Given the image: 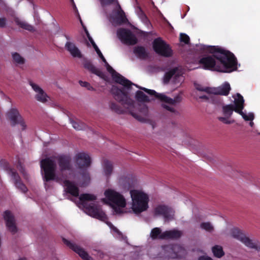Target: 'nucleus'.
Returning <instances> with one entry per match:
<instances>
[{
    "instance_id": "nucleus-1",
    "label": "nucleus",
    "mask_w": 260,
    "mask_h": 260,
    "mask_svg": "<svg viewBox=\"0 0 260 260\" xmlns=\"http://www.w3.org/2000/svg\"><path fill=\"white\" fill-rule=\"evenodd\" d=\"M41 168L44 172L45 181L55 180L62 184L66 190L72 196H79L78 188L69 180L75 178L70 156L62 155L42 159Z\"/></svg>"
},
{
    "instance_id": "nucleus-2",
    "label": "nucleus",
    "mask_w": 260,
    "mask_h": 260,
    "mask_svg": "<svg viewBox=\"0 0 260 260\" xmlns=\"http://www.w3.org/2000/svg\"><path fill=\"white\" fill-rule=\"evenodd\" d=\"M201 46L205 52L213 54L200 59V63L204 69L228 73L237 69L236 59L230 52L218 46L204 45Z\"/></svg>"
},
{
    "instance_id": "nucleus-3",
    "label": "nucleus",
    "mask_w": 260,
    "mask_h": 260,
    "mask_svg": "<svg viewBox=\"0 0 260 260\" xmlns=\"http://www.w3.org/2000/svg\"><path fill=\"white\" fill-rule=\"evenodd\" d=\"M111 91L114 94L115 99L125 107L132 115L140 121H143L146 119V117L148 113V109L146 105L141 103L136 104L131 99L128 98L126 91L118 89L113 86Z\"/></svg>"
},
{
    "instance_id": "nucleus-4",
    "label": "nucleus",
    "mask_w": 260,
    "mask_h": 260,
    "mask_svg": "<svg viewBox=\"0 0 260 260\" xmlns=\"http://www.w3.org/2000/svg\"><path fill=\"white\" fill-rule=\"evenodd\" d=\"M105 197L102 202L109 205L116 214L126 213L130 212L126 208L127 201L124 196L116 190L108 188L104 191Z\"/></svg>"
},
{
    "instance_id": "nucleus-5",
    "label": "nucleus",
    "mask_w": 260,
    "mask_h": 260,
    "mask_svg": "<svg viewBox=\"0 0 260 260\" xmlns=\"http://www.w3.org/2000/svg\"><path fill=\"white\" fill-rule=\"evenodd\" d=\"M96 197L92 194H82L79 199V206H82L89 216L106 222L107 217L101 207L96 204Z\"/></svg>"
},
{
    "instance_id": "nucleus-6",
    "label": "nucleus",
    "mask_w": 260,
    "mask_h": 260,
    "mask_svg": "<svg viewBox=\"0 0 260 260\" xmlns=\"http://www.w3.org/2000/svg\"><path fill=\"white\" fill-rule=\"evenodd\" d=\"M136 86L138 87L137 85ZM140 88L146 92L149 95H154L156 99L164 102L165 103L162 104V107L166 110L175 115L179 114V112L176 108V106L177 104H179L182 100L181 93L176 95L174 99H172L167 96L164 93H157L153 90L148 89L146 88L140 87Z\"/></svg>"
},
{
    "instance_id": "nucleus-7",
    "label": "nucleus",
    "mask_w": 260,
    "mask_h": 260,
    "mask_svg": "<svg viewBox=\"0 0 260 260\" xmlns=\"http://www.w3.org/2000/svg\"><path fill=\"white\" fill-rule=\"evenodd\" d=\"M74 161L81 175V186L87 184L90 181V176L86 170L91 164L89 155L84 152H78L74 157Z\"/></svg>"
},
{
    "instance_id": "nucleus-8",
    "label": "nucleus",
    "mask_w": 260,
    "mask_h": 260,
    "mask_svg": "<svg viewBox=\"0 0 260 260\" xmlns=\"http://www.w3.org/2000/svg\"><path fill=\"white\" fill-rule=\"evenodd\" d=\"M132 199V210L136 214H139L147 210L149 207L148 195L140 189H132L129 191Z\"/></svg>"
},
{
    "instance_id": "nucleus-9",
    "label": "nucleus",
    "mask_w": 260,
    "mask_h": 260,
    "mask_svg": "<svg viewBox=\"0 0 260 260\" xmlns=\"http://www.w3.org/2000/svg\"><path fill=\"white\" fill-rule=\"evenodd\" d=\"M94 49L95 51L98 54L99 56L102 59L103 62L105 63V66L106 67L107 70L111 74L113 79L117 83L122 85L123 86L124 88H126L128 89L132 85V83L126 79L124 77L121 76L119 74L117 73L107 62L106 59L102 53L101 51L97 46V45H94Z\"/></svg>"
},
{
    "instance_id": "nucleus-10",
    "label": "nucleus",
    "mask_w": 260,
    "mask_h": 260,
    "mask_svg": "<svg viewBox=\"0 0 260 260\" xmlns=\"http://www.w3.org/2000/svg\"><path fill=\"white\" fill-rule=\"evenodd\" d=\"M233 237L237 239L242 242L246 246L260 251V243L257 241H253L248 237L244 233L238 229H233L231 232Z\"/></svg>"
},
{
    "instance_id": "nucleus-11",
    "label": "nucleus",
    "mask_w": 260,
    "mask_h": 260,
    "mask_svg": "<svg viewBox=\"0 0 260 260\" xmlns=\"http://www.w3.org/2000/svg\"><path fill=\"white\" fill-rule=\"evenodd\" d=\"M236 104V107L235 108V111L240 114L245 120L252 121L254 119V114L252 113H249L248 114L244 113L242 112V110L244 108V100L243 96L239 93L233 96Z\"/></svg>"
},
{
    "instance_id": "nucleus-12",
    "label": "nucleus",
    "mask_w": 260,
    "mask_h": 260,
    "mask_svg": "<svg viewBox=\"0 0 260 260\" xmlns=\"http://www.w3.org/2000/svg\"><path fill=\"white\" fill-rule=\"evenodd\" d=\"M7 117L13 125L19 124L22 131L26 129V122L17 109L14 108L10 109L7 113Z\"/></svg>"
},
{
    "instance_id": "nucleus-13",
    "label": "nucleus",
    "mask_w": 260,
    "mask_h": 260,
    "mask_svg": "<svg viewBox=\"0 0 260 260\" xmlns=\"http://www.w3.org/2000/svg\"><path fill=\"white\" fill-rule=\"evenodd\" d=\"M171 80L176 85H180L184 81V78L181 71L178 69H174L166 73L164 78V82L168 83Z\"/></svg>"
},
{
    "instance_id": "nucleus-14",
    "label": "nucleus",
    "mask_w": 260,
    "mask_h": 260,
    "mask_svg": "<svg viewBox=\"0 0 260 260\" xmlns=\"http://www.w3.org/2000/svg\"><path fill=\"white\" fill-rule=\"evenodd\" d=\"M153 47L157 54L162 56L168 57L172 54V50L169 46L159 38L154 40Z\"/></svg>"
},
{
    "instance_id": "nucleus-15",
    "label": "nucleus",
    "mask_w": 260,
    "mask_h": 260,
    "mask_svg": "<svg viewBox=\"0 0 260 260\" xmlns=\"http://www.w3.org/2000/svg\"><path fill=\"white\" fill-rule=\"evenodd\" d=\"M164 254L169 257H180L185 254V249L179 245H167L163 247Z\"/></svg>"
},
{
    "instance_id": "nucleus-16",
    "label": "nucleus",
    "mask_w": 260,
    "mask_h": 260,
    "mask_svg": "<svg viewBox=\"0 0 260 260\" xmlns=\"http://www.w3.org/2000/svg\"><path fill=\"white\" fill-rule=\"evenodd\" d=\"M29 84L35 92V98L37 101L43 104L49 101V96L40 86L32 81H29Z\"/></svg>"
},
{
    "instance_id": "nucleus-17",
    "label": "nucleus",
    "mask_w": 260,
    "mask_h": 260,
    "mask_svg": "<svg viewBox=\"0 0 260 260\" xmlns=\"http://www.w3.org/2000/svg\"><path fill=\"white\" fill-rule=\"evenodd\" d=\"M117 36L121 41L127 45H134L137 40L131 31L125 29H119L117 32Z\"/></svg>"
},
{
    "instance_id": "nucleus-18",
    "label": "nucleus",
    "mask_w": 260,
    "mask_h": 260,
    "mask_svg": "<svg viewBox=\"0 0 260 260\" xmlns=\"http://www.w3.org/2000/svg\"><path fill=\"white\" fill-rule=\"evenodd\" d=\"M154 213L155 215L162 216L167 221L174 219L175 210L165 205H160L155 207Z\"/></svg>"
},
{
    "instance_id": "nucleus-19",
    "label": "nucleus",
    "mask_w": 260,
    "mask_h": 260,
    "mask_svg": "<svg viewBox=\"0 0 260 260\" xmlns=\"http://www.w3.org/2000/svg\"><path fill=\"white\" fill-rule=\"evenodd\" d=\"M63 241L65 244L78 253L84 260H94L92 257L90 256L80 246L65 239H63Z\"/></svg>"
},
{
    "instance_id": "nucleus-20",
    "label": "nucleus",
    "mask_w": 260,
    "mask_h": 260,
    "mask_svg": "<svg viewBox=\"0 0 260 260\" xmlns=\"http://www.w3.org/2000/svg\"><path fill=\"white\" fill-rule=\"evenodd\" d=\"M3 216L8 230L13 234L17 232V228L14 217L11 212L9 211H6Z\"/></svg>"
},
{
    "instance_id": "nucleus-21",
    "label": "nucleus",
    "mask_w": 260,
    "mask_h": 260,
    "mask_svg": "<svg viewBox=\"0 0 260 260\" xmlns=\"http://www.w3.org/2000/svg\"><path fill=\"white\" fill-rule=\"evenodd\" d=\"M230 90V84L228 82H225L217 88H211L210 94L227 95L229 94Z\"/></svg>"
},
{
    "instance_id": "nucleus-22",
    "label": "nucleus",
    "mask_w": 260,
    "mask_h": 260,
    "mask_svg": "<svg viewBox=\"0 0 260 260\" xmlns=\"http://www.w3.org/2000/svg\"><path fill=\"white\" fill-rule=\"evenodd\" d=\"M65 48L70 52V54L73 57L79 58L82 57L81 51L74 43L68 41L65 44Z\"/></svg>"
},
{
    "instance_id": "nucleus-23",
    "label": "nucleus",
    "mask_w": 260,
    "mask_h": 260,
    "mask_svg": "<svg viewBox=\"0 0 260 260\" xmlns=\"http://www.w3.org/2000/svg\"><path fill=\"white\" fill-rule=\"evenodd\" d=\"M10 174L12 179L13 180L16 187L20 189L23 192H26L27 191V188L24 184L21 182L20 178L18 174L12 170L10 171Z\"/></svg>"
},
{
    "instance_id": "nucleus-24",
    "label": "nucleus",
    "mask_w": 260,
    "mask_h": 260,
    "mask_svg": "<svg viewBox=\"0 0 260 260\" xmlns=\"http://www.w3.org/2000/svg\"><path fill=\"white\" fill-rule=\"evenodd\" d=\"M14 20L15 23L19 27H21L23 29H24L30 31H34L35 30V29L32 25L29 24L26 21L19 18L18 17L15 16L14 17Z\"/></svg>"
},
{
    "instance_id": "nucleus-25",
    "label": "nucleus",
    "mask_w": 260,
    "mask_h": 260,
    "mask_svg": "<svg viewBox=\"0 0 260 260\" xmlns=\"http://www.w3.org/2000/svg\"><path fill=\"white\" fill-rule=\"evenodd\" d=\"M83 66L85 69L91 72L92 73L103 78L104 76L103 73L99 69L94 67L90 61H85L83 63Z\"/></svg>"
},
{
    "instance_id": "nucleus-26",
    "label": "nucleus",
    "mask_w": 260,
    "mask_h": 260,
    "mask_svg": "<svg viewBox=\"0 0 260 260\" xmlns=\"http://www.w3.org/2000/svg\"><path fill=\"white\" fill-rule=\"evenodd\" d=\"M182 235L181 231L174 229L164 232L161 237H165V239H177L180 238Z\"/></svg>"
},
{
    "instance_id": "nucleus-27",
    "label": "nucleus",
    "mask_w": 260,
    "mask_h": 260,
    "mask_svg": "<svg viewBox=\"0 0 260 260\" xmlns=\"http://www.w3.org/2000/svg\"><path fill=\"white\" fill-rule=\"evenodd\" d=\"M194 86L196 89H197L198 90L204 91L206 93L209 94V96H208L207 95L201 96H200V99H205L208 100L209 98H211V95H210L211 88L207 87H203L202 85L197 83H194Z\"/></svg>"
},
{
    "instance_id": "nucleus-28",
    "label": "nucleus",
    "mask_w": 260,
    "mask_h": 260,
    "mask_svg": "<svg viewBox=\"0 0 260 260\" xmlns=\"http://www.w3.org/2000/svg\"><path fill=\"white\" fill-rule=\"evenodd\" d=\"M236 104L234 105H227L222 107L223 114L225 116L231 117L233 114V111H235Z\"/></svg>"
},
{
    "instance_id": "nucleus-29",
    "label": "nucleus",
    "mask_w": 260,
    "mask_h": 260,
    "mask_svg": "<svg viewBox=\"0 0 260 260\" xmlns=\"http://www.w3.org/2000/svg\"><path fill=\"white\" fill-rule=\"evenodd\" d=\"M104 173L105 175L108 177L112 174L113 167L112 164L108 160H105L103 165Z\"/></svg>"
},
{
    "instance_id": "nucleus-30",
    "label": "nucleus",
    "mask_w": 260,
    "mask_h": 260,
    "mask_svg": "<svg viewBox=\"0 0 260 260\" xmlns=\"http://www.w3.org/2000/svg\"><path fill=\"white\" fill-rule=\"evenodd\" d=\"M164 235L160 229L158 228H155L151 230L150 237L152 239H165V237H161Z\"/></svg>"
},
{
    "instance_id": "nucleus-31",
    "label": "nucleus",
    "mask_w": 260,
    "mask_h": 260,
    "mask_svg": "<svg viewBox=\"0 0 260 260\" xmlns=\"http://www.w3.org/2000/svg\"><path fill=\"white\" fill-rule=\"evenodd\" d=\"M13 61L18 64L22 65L25 63V59L19 53L14 52L12 53Z\"/></svg>"
},
{
    "instance_id": "nucleus-32",
    "label": "nucleus",
    "mask_w": 260,
    "mask_h": 260,
    "mask_svg": "<svg viewBox=\"0 0 260 260\" xmlns=\"http://www.w3.org/2000/svg\"><path fill=\"white\" fill-rule=\"evenodd\" d=\"M70 122L74 128L76 130H82L85 127V124L78 120H70Z\"/></svg>"
},
{
    "instance_id": "nucleus-33",
    "label": "nucleus",
    "mask_w": 260,
    "mask_h": 260,
    "mask_svg": "<svg viewBox=\"0 0 260 260\" xmlns=\"http://www.w3.org/2000/svg\"><path fill=\"white\" fill-rule=\"evenodd\" d=\"M212 252L214 255L217 257L220 258L224 255V252L222 248L220 246H215L212 248Z\"/></svg>"
},
{
    "instance_id": "nucleus-34",
    "label": "nucleus",
    "mask_w": 260,
    "mask_h": 260,
    "mask_svg": "<svg viewBox=\"0 0 260 260\" xmlns=\"http://www.w3.org/2000/svg\"><path fill=\"white\" fill-rule=\"evenodd\" d=\"M136 98L140 102H147L150 100L149 98L141 91H138L136 92Z\"/></svg>"
},
{
    "instance_id": "nucleus-35",
    "label": "nucleus",
    "mask_w": 260,
    "mask_h": 260,
    "mask_svg": "<svg viewBox=\"0 0 260 260\" xmlns=\"http://www.w3.org/2000/svg\"><path fill=\"white\" fill-rule=\"evenodd\" d=\"M134 53L139 57H144L146 55L145 49L142 47H135L134 50Z\"/></svg>"
},
{
    "instance_id": "nucleus-36",
    "label": "nucleus",
    "mask_w": 260,
    "mask_h": 260,
    "mask_svg": "<svg viewBox=\"0 0 260 260\" xmlns=\"http://www.w3.org/2000/svg\"><path fill=\"white\" fill-rule=\"evenodd\" d=\"M200 228L208 232H212L214 230L213 226L209 222L202 223Z\"/></svg>"
},
{
    "instance_id": "nucleus-37",
    "label": "nucleus",
    "mask_w": 260,
    "mask_h": 260,
    "mask_svg": "<svg viewBox=\"0 0 260 260\" xmlns=\"http://www.w3.org/2000/svg\"><path fill=\"white\" fill-rule=\"evenodd\" d=\"M231 117L228 116H219L218 119L224 124H230L233 123L235 121L234 120L230 118Z\"/></svg>"
},
{
    "instance_id": "nucleus-38",
    "label": "nucleus",
    "mask_w": 260,
    "mask_h": 260,
    "mask_svg": "<svg viewBox=\"0 0 260 260\" xmlns=\"http://www.w3.org/2000/svg\"><path fill=\"white\" fill-rule=\"evenodd\" d=\"M107 224L111 228V229L113 231V234L115 236L117 235L120 236L121 234L119 232V231L115 226H114L111 223L107 222Z\"/></svg>"
},
{
    "instance_id": "nucleus-39",
    "label": "nucleus",
    "mask_w": 260,
    "mask_h": 260,
    "mask_svg": "<svg viewBox=\"0 0 260 260\" xmlns=\"http://www.w3.org/2000/svg\"><path fill=\"white\" fill-rule=\"evenodd\" d=\"M180 41L185 44H188L189 41V37L185 34H181L180 37Z\"/></svg>"
},
{
    "instance_id": "nucleus-40",
    "label": "nucleus",
    "mask_w": 260,
    "mask_h": 260,
    "mask_svg": "<svg viewBox=\"0 0 260 260\" xmlns=\"http://www.w3.org/2000/svg\"><path fill=\"white\" fill-rule=\"evenodd\" d=\"M79 84L81 86L86 87L89 90H93V87L87 82L80 81Z\"/></svg>"
},
{
    "instance_id": "nucleus-41",
    "label": "nucleus",
    "mask_w": 260,
    "mask_h": 260,
    "mask_svg": "<svg viewBox=\"0 0 260 260\" xmlns=\"http://www.w3.org/2000/svg\"><path fill=\"white\" fill-rule=\"evenodd\" d=\"M109 106H110V108L111 110H113V111H115L116 112H120V110H119V108L118 107V106L116 104H115L114 103H110Z\"/></svg>"
},
{
    "instance_id": "nucleus-42",
    "label": "nucleus",
    "mask_w": 260,
    "mask_h": 260,
    "mask_svg": "<svg viewBox=\"0 0 260 260\" xmlns=\"http://www.w3.org/2000/svg\"><path fill=\"white\" fill-rule=\"evenodd\" d=\"M101 2V5L104 6L105 5H107L109 4H110L113 2H114V0H99Z\"/></svg>"
},
{
    "instance_id": "nucleus-43",
    "label": "nucleus",
    "mask_w": 260,
    "mask_h": 260,
    "mask_svg": "<svg viewBox=\"0 0 260 260\" xmlns=\"http://www.w3.org/2000/svg\"><path fill=\"white\" fill-rule=\"evenodd\" d=\"M123 180V185L125 187H126L127 186L126 184V182H127L129 184V179L126 177H123V178H120V181H119L120 182H122V181Z\"/></svg>"
},
{
    "instance_id": "nucleus-44",
    "label": "nucleus",
    "mask_w": 260,
    "mask_h": 260,
    "mask_svg": "<svg viewBox=\"0 0 260 260\" xmlns=\"http://www.w3.org/2000/svg\"><path fill=\"white\" fill-rule=\"evenodd\" d=\"M117 14L120 17L121 20V21L123 20V21H124L125 19V14H124V12H123L122 11H119V12H117Z\"/></svg>"
},
{
    "instance_id": "nucleus-45",
    "label": "nucleus",
    "mask_w": 260,
    "mask_h": 260,
    "mask_svg": "<svg viewBox=\"0 0 260 260\" xmlns=\"http://www.w3.org/2000/svg\"><path fill=\"white\" fill-rule=\"evenodd\" d=\"M86 35H87V37L88 38L89 41L90 42V43H91L93 47L94 48V45H96V44L94 42V41L92 39V38L90 36V35H89V33L88 32H86Z\"/></svg>"
},
{
    "instance_id": "nucleus-46",
    "label": "nucleus",
    "mask_w": 260,
    "mask_h": 260,
    "mask_svg": "<svg viewBox=\"0 0 260 260\" xmlns=\"http://www.w3.org/2000/svg\"><path fill=\"white\" fill-rule=\"evenodd\" d=\"M6 20L5 18H0V27H4L6 26Z\"/></svg>"
},
{
    "instance_id": "nucleus-47",
    "label": "nucleus",
    "mask_w": 260,
    "mask_h": 260,
    "mask_svg": "<svg viewBox=\"0 0 260 260\" xmlns=\"http://www.w3.org/2000/svg\"><path fill=\"white\" fill-rule=\"evenodd\" d=\"M198 260H212V259L209 256H203L200 257L199 258Z\"/></svg>"
},
{
    "instance_id": "nucleus-48",
    "label": "nucleus",
    "mask_w": 260,
    "mask_h": 260,
    "mask_svg": "<svg viewBox=\"0 0 260 260\" xmlns=\"http://www.w3.org/2000/svg\"><path fill=\"white\" fill-rule=\"evenodd\" d=\"M139 11H140V15H141L142 18H144L145 19V20L146 21V22L148 24H149L148 20L147 19L146 16L144 15V14L143 13L142 11L140 9H139Z\"/></svg>"
},
{
    "instance_id": "nucleus-49",
    "label": "nucleus",
    "mask_w": 260,
    "mask_h": 260,
    "mask_svg": "<svg viewBox=\"0 0 260 260\" xmlns=\"http://www.w3.org/2000/svg\"><path fill=\"white\" fill-rule=\"evenodd\" d=\"M249 124L251 127H252L254 125V123L252 121H251L249 123Z\"/></svg>"
},
{
    "instance_id": "nucleus-50",
    "label": "nucleus",
    "mask_w": 260,
    "mask_h": 260,
    "mask_svg": "<svg viewBox=\"0 0 260 260\" xmlns=\"http://www.w3.org/2000/svg\"><path fill=\"white\" fill-rule=\"evenodd\" d=\"M23 168L22 167H20V171L23 173Z\"/></svg>"
},
{
    "instance_id": "nucleus-51",
    "label": "nucleus",
    "mask_w": 260,
    "mask_h": 260,
    "mask_svg": "<svg viewBox=\"0 0 260 260\" xmlns=\"http://www.w3.org/2000/svg\"><path fill=\"white\" fill-rule=\"evenodd\" d=\"M18 260H27L25 258H20Z\"/></svg>"
},
{
    "instance_id": "nucleus-52",
    "label": "nucleus",
    "mask_w": 260,
    "mask_h": 260,
    "mask_svg": "<svg viewBox=\"0 0 260 260\" xmlns=\"http://www.w3.org/2000/svg\"><path fill=\"white\" fill-rule=\"evenodd\" d=\"M66 39L67 40H69L70 39L69 37L68 36H66Z\"/></svg>"
},
{
    "instance_id": "nucleus-53",
    "label": "nucleus",
    "mask_w": 260,
    "mask_h": 260,
    "mask_svg": "<svg viewBox=\"0 0 260 260\" xmlns=\"http://www.w3.org/2000/svg\"><path fill=\"white\" fill-rule=\"evenodd\" d=\"M1 2H2V0H0V3H1Z\"/></svg>"
}]
</instances>
